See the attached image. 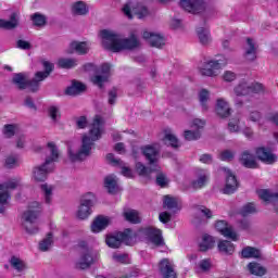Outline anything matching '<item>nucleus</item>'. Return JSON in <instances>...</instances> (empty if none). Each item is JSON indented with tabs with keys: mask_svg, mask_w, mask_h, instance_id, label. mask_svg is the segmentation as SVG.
Returning a JSON list of instances; mask_svg holds the SVG:
<instances>
[{
	"mask_svg": "<svg viewBox=\"0 0 278 278\" xmlns=\"http://www.w3.org/2000/svg\"><path fill=\"white\" fill-rule=\"evenodd\" d=\"M264 91V86L260 83H253L251 80H240L233 89L235 105H242L240 97H247V94H257Z\"/></svg>",
	"mask_w": 278,
	"mask_h": 278,
	"instance_id": "5",
	"label": "nucleus"
},
{
	"mask_svg": "<svg viewBox=\"0 0 278 278\" xmlns=\"http://www.w3.org/2000/svg\"><path fill=\"white\" fill-rule=\"evenodd\" d=\"M256 155L261 162H264V164H275V162H277V155L266 148H258L256 150Z\"/></svg>",
	"mask_w": 278,
	"mask_h": 278,
	"instance_id": "24",
	"label": "nucleus"
},
{
	"mask_svg": "<svg viewBox=\"0 0 278 278\" xmlns=\"http://www.w3.org/2000/svg\"><path fill=\"white\" fill-rule=\"evenodd\" d=\"M241 255H242V257H245V258H251V257L257 258L262 254L260 253V250H257L255 248L247 247L242 250Z\"/></svg>",
	"mask_w": 278,
	"mask_h": 278,
	"instance_id": "46",
	"label": "nucleus"
},
{
	"mask_svg": "<svg viewBox=\"0 0 278 278\" xmlns=\"http://www.w3.org/2000/svg\"><path fill=\"white\" fill-rule=\"evenodd\" d=\"M110 71H111L110 64L108 63L103 64L100 68V74L91 78L92 84H94V86H98L99 88H103V85L105 84V81L110 79Z\"/></svg>",
	"mask_w": 278,
	"mask_h": 278,
	"instance_id": "19",
	"label": "nucleus"
},
{
	"mask_svg": "<svg viewBox=\"0 0 278 278\" xmlns=\"http://www.w3.org/2000/svg\"><path fill=\"white\" fill-rule=\"evenodd\" d=\"M214 244H216L214 237L210 235H203L199 244L200 251H210V249H214Z\"/></svg>",
	"mask_w": 278,
	"mask_h": 278,
	"instance_id": "37",
	"label": "nucleus"
},
{
	"mask_svg": "<svg viewBox=\"0 0 278 278\" xmlns=\"http://www.w3.org/2000/svg\"><path fill=\"white\" fill-rule=\"evenodd\" d=\"M86 90V85L79 83V81H73L72 86L67 87L65 90V94H68L70 97H75L77 94H81Z\"/></svg>",
	"mask_w": 278,
	"mask_h": 278,
	"instance_id": "35",
	"label": "nucleus"
},
{
	"mask_svg": "<svg viewBox=\"0 0 278 278\" xmlns=\"http://www.w3.org/2000/svg\"><path fill=\"white\" fill-rule=\"evenodd\" d=\"M134 238H136V233H134L131 229H126L123 232H118L116 236L109 235L105 242L111 249H118L123 242L131 244Z\"/></svg>",
	"mask_w": 278,
	"mask_h": 278,
	"instance_id": "9",
	"label": "nucleus"
},
{
	"mask_svg": "<svg viewBox=\"0 0 278 278\" xmlns=\"http://www.w3.org/2000/svg\"><path fill=\"white\" fill-rule=\"evenodd\" d=\"M208 177L210 175L207 174V172L200 169L198 172L197 180L192 182V188H194V190H199V188H203V186L207 184Z\"/></svg>",
	"mask_w": 278,
	"mask_h": 278,
	"instance_id": "36",
	"label": "nucleus"
},
{
	"mask_svg": "<svg viewBox=\"0 0 278 278\" xmlns=\"http://www.w3.org/2000/svg\"><path fill=\"white\" fill-rule=\"evenodd\" d=\"M240 162L245 166V168H257L255 157L247 151L241 154Z\"/></svg>",
	"mask_w": 278,
	"mask_h": 278,
	"instance_id": "39",
	"label": "nucleus"
},
{
	"mask_svg": "<svg viewBox=\"0 0 278 278\" xmlns=\"http://www.w3.org/2000/svg\"><path fill=\"white\" fill-rule=\"evenodd\" d=\"M106 162H109V164H112L113 166H121L122 175H124V177H128L129 179L134 177V172L131 170V168L127 167L125 163L118 161V159H115L114 154H108Z\"/></svg>",
	"mask_w": 278,
	"mask_h": 278,
	"instance_id": "22",
	"label": "nucleus"
},
{
	"mask_svg": "<svg viewBox=\"0 0 278 278\" xmlns=\"http://www.w3.org/2000/svg\"><path fill=\"white\" fill-rule=\"evenodd\" d=\"M197 214H200L204 218H212V211L205 206H199L197 208Z\"/></svg>",
	"mask_w": 278,
	"mask_h": 278,
	"instance_id": "57",
	"label": "nucleus"
},
{
	"mask_svg": "<svg viewBox=\"0 0 278 278\" xmlns=\"http://www.w3.org/2000/svg\"><path fill=\"white\" fill-rule=\"evenodd\" d=\"M18 184H21V180L14 178L0 185V214L5 212V207L10 201V190H14Z\"/></svg>",
	"mask_w": 278,
	"mask_h": 278,
	"instance_id": "11",
	"label": "nucleus"
},
{
	"mask_svg": "<svg viewBox=\"0 0 278 278\" xmlns=\"http://www.w3.org/2000/svg\"><path fill=\"white\" fill-rule=\"evenodd\" d=\"M33 24L36 25V27H43V25L47 24V17L40 13H35L30 16Z\"/></svg>",
	"mask_w": 278,
	"mask_h": 278,
	"instance_id": "51",
	"label": "nucleus"
},
{
	"mask_svg": "<svg viewBox=\"0 0 278 278\" xmlns=\"http://www.w3.org/2000/svg\"><path fill=\"white\" fill-rule=\"evenodd\" d=\"M226 175V186L224 188V194H233L235 191L238 190V179H236V175L231 173V170L227 168H223Z\"/></svg>",
	"mask_w": 278,
	"mask_h": 278,
	"instance_id": "18",
	"label": "nucleus"
},
{
	"mask_svg": "<svg viewBox=\"0 0 278 278\" xmlns=\"http://www.w3.org/2000/svg\"><path fill=\"white\" fill-rule=\"evenodd\" d=\"M48 114L50 118H52V121L56 123L58 118H60V109L58 106H50L48 109Z\"/></svg>",
	"mask_w": 278,
	"mask_h": 278,
	"instance_id": "56",
	"label": "nucleus"
},
{
	"mask_svg": "<svg viewBox=\"0 0 278 278\" xmlns=\"http://www.w3.org/2000/svg\"><path fill=\"white\" fill-rule=\"evenodd\" d=\"M53 245V235L48 233L47 237L39 242V251H49Z\"/></svg>",
	"mask_w": 278,
	"mask_h": 278,
	"instance_id": "47",
	"label": "nucleus"
},
{
	"mask_svg": "<svg viewBox=\"0 0 278 278\" xmlns=\"http://www.w3.org/2000/svg\"><path fill=\"white\" fill-rule=\"evenodd\" d=\"M243 58L247 60V62H253L257 59V43L255 40L251 38L247 39Z\"/></svg>",
	"mask_w": 278,
	"mask_h": 278,
	"instance_id": "20",
	"label": "nucleus"
},
{
	"mask_svg": "<svg viewBox=\"0 0 278 278\" xmlns=\"http://www.w3.org/2000/svg\"><path fill=\"white\" fill-rule=\"evenodd\" d=\"M159 140L163 142V144H170L174 149H177L179 147V139H177V136L173 134V130H163L159 134Z\"/></svg>",
	"mask_w": 278,
	"mask_h": 278,
	"instance_id": "21",
	"label": "nucleus"
},
{
	"mask_svg": "<svg viewBox=\"0 0 278 278\" xmlns=\"http://www.w3.org/2000/svg\"><path fill=\"white\" fill-rule=\"evenodd\" d=\"M232 157H233V152L229 150H226L219 154V160H223V161L232 160Z\"/></svg>",
	"mask_w": 278,
	"mask_h": 278,
	"instance_id": "62",
	"label": "nucleus"
},
{
	"mask_svg": "<svg viewBox=\"0 0 278 278\" xmlns=\"http://www.w3.org/2000/svg\"><path fill=\"white\" fill-rule=\"evenodd\" d=\"M27 140L25 138V135H20L16 137L15 143L17 149H25Z\"/></svg>",
	"mask_w": 278,
	"mask_h": 278,
	"instance_id": "60",
	"label": "nucleus"
},
{
	"mask_svg": "<svg viewBox=\"0 0 278 278\" xmlns=\"http://www.w3.org/2000/svg\"><path fill=\"white\" fill-rule=\"evenodd\" d=\"M10 265L17 273H23L27 268V265L25 264V262L21 257H18V256H12L10 258Z\"/></svg>",
	"mask_w": 278,
	"mask_h": 278,
	"instance_id": "41",
	"label": "nucleus"
},
{
	"mask_svg": "<svg viewBox=\"0 0 278 278\" xmlns=\"http://www.w3.org/2000/svg\"><path fill=\"white\" fill-rule=\"evenodd\" d=\"M135 168H136V172L138 173V175H140L141 177H149V175H151V173L159 170V169H155V166L147 167L142 163H136Z\"/></svg>",
	"mask_w": 278,
	"mask_h": 278,
	"instance_id": "43",
	"label": "nucleus"
},
{
	"mask_svg": "<svg viewBox=\"0 0 278 278\" xmlns=\"http://www.w3.org/2000/svg\"><path fill=\"white\" fill-rule=\"evenodd\" d=\"M262 118V114L258 111H251L248 115V121H252V123H257Z\"/></svg>",
	"mask_w": 278,
	"mask_h": 278,
	"instance_id": "61",
	"label": "nucleus"
},
{
	"mask_svg": "<svg viewBox=\"0 0 278 278\" xmlns=\"http://www.w3.org/2000/svg\"><path fill=\"white\" fill-rule=\"evenodd\" d=\"M258 197L265 203H273L275 207H278V193H271L269 190L262 189L258 191Z\"/></svg>",
	"mask_w": 278,
	"mask_h": 278,
	"instance_id": "31",
	"label": "nucleus"
},
{
	"mask_svg": "<svg viewBox=\"0 0 278 278\" xmlns=\"http://www.w3.org/2000/svg\"><path fill=\"white\" fill-rule=\"evenodd\" d=\"M161 150L162 147L157 142L146 144L140 148L142 155L149 162L150 166H154V170H160V165H157V162H160Z\"/></svg>",
	"mask_w": 278,
	"mask_h": 278,
	"instance_id": "8",
	"label": "nucleus"
},
{
	"mask_svg": "<svg viewBox=\"0 0 278 278\" xmlns=\"http://www.w3.org/2000/svg\"><path fill=\"white\" fill-rule=\"evenodd\" d=\"M218 249L220 253H226V255H232V253L236 251V247L233 245V243L227 240L219 241Z\"/></svg>",
	"mask_w": 278,
	"mask_h": 278,
	"instance_id": "42",
	"label": "nucleus"
},
{
	"mask_svg": "<svg viewBox=\"0 0 278 278\" xmlns=\"http://www.w3.org/2000/svg\"><path fill=\"white\" fill-rule=\"evenodd\" d=\"M215 229L224 236V238H228L229 240H233L235 242L238 240V233L233 230L231 225H228L226 220H218L215 224Z\"/></svg>",
	"mask_w": 278,
	"mask_h": 278,
	"instance_id": "14",
	"label": "nucleus"
},
{
	"mask_svg": "<svg viewBox=\"0 0 278 278\" xmlns=\"http://www.w3.org/2000/svg\"><path fill=\"white\" fill-rule=\"evenodd\" d=\"M104 131L103 118L97 115L90 125L89 134L83 136L79 150H76L73 146L68 148V157L71 162H81L90 156L92 154V149L94 148V142L101 140V136H103Z\"/></svg>",
	"mask_w": 278,
	"mask_h": 278,
	"instance_id": "1",
	"label": "nucleus"
},
{
	"mask_svg": "<svg viewBox=\"0 0 278 278\" xmlns=\"http://www.w3.org/2000/svg\"><path fill=\"white\" fill-rule=\"evenodd\" d=\"M199 101H200V105H202L203 110H207V101H210V91L202 89L199 92Z\"/></svg>",
	"mask_w": 278,
	"mask_h": 278,
	"instance_id": "52",
	"label": "nucleus"
},
{
	"mask_svg": "<svg viewBox=\"0 0 278 278\" xmlns=\"http://www.w3.org/2000/svg\"><path fill=\"white\" fill-rule=\"evenodd\" d=\"M256 212H257V208H255V204L253 203L245 204L241 208V215L243 216H249V214H255Z\"/></svg>",
	"mask_w": 278,
	"mask_h": 278,
	"instance_id": "55",
	"label": "nucleus"
},
{
	"mask_svg": "<svg viewBox=\"0 0 278 278\" xmlns=\"http://www.w3.org/2000/svg\"><path fill=\"white\" fill-rule=\"evenodd\" d=\"M215 112L217 116H220V118H227V116L231 114V108H229V103L227 102V100L223 98L217 99Z\"/></svg>",
	"mask_w": 278,
	"mask_h": 278,
	"instance_id": "25",
	"label": "nucleus"
},
{
	"mask_svg": "<svg viewBox=\"0 0 278 278\" xmlns=\"http://www.w3.org/2000/svg\"><path fill=\"white\" fill-rule=\"evenodd\" d=\"M243 124L238 118H232L228 123V130L231 134H238L242 131Z\"/></svg>",
	"mask_w": 278,
	"mask_h": 278,
	"instance_id": "45",
	"label": "nucleus"
},
{
	"mask_svg": "<svg viewBox=\"0 0 278 278\" xmlns=\"http://www.w3.org/2000/svg\"><path fill=\"white\" fill-rule=\"evenodd\" d=\"M21 164V161L18 160V156L16 155H9L4 160V167L5 168H16Z\"/></svg>",
	"mask_w": 278,
	"mask_h": 278,
	"instance_id": "50",
	"label": "nucleus"
},
{
	"mask_svg": "<svg viewBox=\"0 0 278 278\" xmlns=\"http://www.w3.org/2000/svg\"><path fill=\"white\" fill-rule=\"evenodd\" d=\"M229 64V59L225 55H218L216 59L208 60L200 66V74L204 77H218L220 71Z\"/></svg>",
	"mask_w": 278,
	"mask_h": 278,
	"instance_id": "7",
	"label": "nucleus"
},
{
	"mask_svg": "<svg viewBox=\"0 0 278 278\" xmlns=\"http://www.w3.org/2000/svg\"><path fill=\"white\" fill-rule=\"evenodd\" d=\"M104 186L110 192V194H116L118 192V179L114 175H109L104 179Z\"/></svg>",
	"mask_w": 278,
	"mask_h": 278,
	"instance_id": "33",
	"label": "nucleus"
},
{
	"mask_svg": "<svg viewBox=\"0 0 278 278\" xmlns=\"http://www.w3.org/2000/svg\"><path fill=\"white\" fill-rule=\"evenodd\" d=\"M99 36L102 47L109 51H113V53H118L119 51H131L140 47V40H138V37L134 34L128 38H125L114 30L104 29L100 31Z\"/></svg>",
	"mask_w": 278,
	"mask_h": 278,
	"instance_id": "2",
	"label": "nucleus"
},
{
	"mask_svg": "<svg viewBox=\"0 0 278 278\" xmlns=\"http://www.w3.org/2000/svg\"><path fill=\"white\" fill-rule=\"evenodd\" d=\"M42 66L45 72H37L35 78L30 81L25 74H15L13 76L14 86L20 90L28 89L30 92H38V90H40V81H45L53 71V63L49 61H42Z\"/></svg>",
	"mask_w": 278,
	"mask_h": 278,
	"instance_id": "3",
	"label": "nucleus"
},
{
	"mask_svg": "<svg viewBox=\"0 0 278 278\" xmlns=\"http://www.w3.org/2000/svg\"><path fill=\"white\" fill-rule=\"evenodd\" d=\"M163 207L165 210H169L170 212H177L181 210V202L175 197L164 195Z\"/></svg>",
	"mask_w": 278,
	"mask_h": 278,
	"instance_id": "27",
	"label": "nucleus"
},
{
	"mask_svg": "<svg viewBox=\"0 0 278 278\" xmlns=\"http://www.w3.org/2000/svg\"><path fill=\"white\" fill-rule=\"evenodd\" d=\"M122 11L127 18H134V16H137V18H144L146 16H149V10H147L144 5L136 4L134 2L126 3Z\"/></svg>",
	"mask_w": 278,
	"mask_h": 278,
	"instance_id": "13",
	"label": "nucleus"
},
{
	"mask_svg": "<svg viewBox=\"0 0 278 278\" xmlns=\"http://www.w3.org/2000/svg\"><path fill=\"white\" fill-rule=\"evenodd\" d=\"M211 269H212V261L207 258L200 261L195 266V271L198 273H207Z\"/></svg>",
	"mask_w": 278,
	"mask_h": 278,
	"instance_id": "48",
	"label": "nucleus"
},
{
	"mask_svg": "<svg viewBox=\"0 0 278 278\" xmlns=\"http://www.w3.org/2000/svg\"><path fill=\"white\" fill-rule=\"evenodd\" d=\"M147 236H149L151 243L155 244L156 247H160L164 242L162 239V230L150 227L146 229Z\"/></svg>",
	"mask_w": 278,
	"mask_h": 278,
	"instance_id": "30",
	"label": "nucleus"
},
{
	"mask_svg": "<svg viewBox=\"0 0 278 278\" xmlns=\"http://www.w3.org/2000/svg\"><path fill=\"white\" fill-rule=\"evenodd\" d=\"M41 192H42L45 203L47 205H51V203H53V194L55 192V186L43 184L41 185Z\"/></svg>",
	"mask_w": 278,
	"mask_h": 278,
	"instance_id": "29",
	"label": "nucleus"
},
{
	"mask_svg": "<svg viewBox=\"0 0 278 278\" xmlns=\"http://www.w3.org/2000/svg\"><path fill=\"white\" fill-rule=\"evenodd\" d=\"M90 12L88 4L84 1H76L72 4V13L76 16H86Z\"/></svg>",
	"mask_w": 278,
	"mask_h": 278,
	"instance_id": "32",
	"label": "nucleus"
},
{
	"mask_svg": "<svg viewBox=\"0 0 278 278\" xmlns=\"http://www.w3.org/2000/svg\"><path fill=\"white\" fill-rule=\"evenodd\" d=\"M76 125L79 129H85V127L88 125V119H86L85 116L78 117Z\"/></svg>",
	"mask_w": 278,
	"mask_h": 278,
	"instance_id": "63",
	"label": "nucleus"
},
{
	"mask_svg": "<svg viewBox=\"0 0 278 278\" xmlns=\"http://www.w3.org/2000/svg\"><path fill=\"white\" fill-rule=\"evenodd\" d=\"M42 210V204L39 202H31L28 208L22 215V225L28 233H38V226L36 220Z\"/></svg>",
	"mask_w": 278,
	"mask_h": 278,
	"instance_id": "6",
	"label": "nucleus"
},
{
	"mask_svg": "<svg viewBox=\"0 0 278 278\" xmlns=\"http://www.w3.org/2000/svg\"><path fill=\"white\" fill-rule=\"evenodd\" d=\"M160 273L164 278H176L177 274L175 273V268L173 267V263L168 260L161 261L160 265Z\"/></svg>",
	"mask_w": 278,
	"mask_h": 278,
	"instance_id": "26",
	"label": "nucleus"
},
{
	"mask_svg": "<svg viewBox=\"0 0 278 278\" xmlns=\"http://www.w3.org/2000/svg\"><path fill=\"white\" fill-rule=\"evenodd\" d=\"M236 77L237 75L232 71H225L222 75L224 81H236Z\"/></svg>",
	"mask_w": 278,
	"mask_h": 278,
	"instance_id": "58",
	"label": "nucleus"
},
{
	"mask_svg": "<svg viewBox=\"0 0 278 278\" xmlns=\"http://www.w3.org/2000/svg\"><path fill=\"white\" fill-rule=\"evenodd\" d=\"M110 225V218L105 216H98L91 224L92 233H101Z\"/></svg>",
	"mask_w": 278,
	"mask_h": 278,
	"instance_id": "28",
	"label": "nucleus"
},
{
	"mask_svg": "<svg viewBox=\"0 0 278 278\" xmlns=\"http://www.w3.org/2000/svg\"><path fill=\"white\" fill-rule=\"evenodd\" d=\"M249 271L251 275H256L257 277H262L266 275V268H264L262 265L258 263H250L248 265Z\"/></svg>",
	"mask_w": 278,
	"mask_h": 278,
	"instance_id": "44",
	"label": "nucleus"
},
{
	"mask_svg": "<svg viewBox=\"0 0 278 278\" xmlns=\"http://www.w3.org/2000/svg\"><path fill=\"white\" fill-rule=\"evenodd\" d=\"M94 193L88 192L81 197L80 205L77 210L76 216L80 220H86L92 214V205H94Z\"/></svg>",
	"mask_w": 278,
	"mask_h": 278,
	"instance_id": "10",
	"label": "nucleus"
},
{
	"mask_svg": "<svg viewBox=\"0 0 278 278\" xmlns=\"http://www.w3.org/2000/svg\"><path fill=\"white\" fill-rule=\"evenodd\" d=\"M124 218L128 220V223L138 224L140 223V213L136 210L126 208L123 213Z\"/></svg>",
	"mask_w": 278,
	"mask_h": 278,
	"instance_id": "40",
	"label": "nucleus"
},
{
	"mask_svg": "<svg viewBox=\"0 0 278 278\" xmlns=\"http://www.w3.org/2000/svg\"><path fill=\"white\" fill-rule=\"evenodd\" d=\"M180 8L190 14H199L201 10L205 9V1L203 0H181Z\"/></svg>",
	"mask_w": 278,
	"mask_h": 278,
	"instance_id": "15",
	"label": "nucleus"
},
{
	"mask_svg": "<svg viewBox=\"0 0 278 278\" xmlns=\"http://www.w3.org/2000/svg\"><path fill=\"white\" fill-rule=\"evenodd\" d=\"M142 38L151 45V47H156V49H160V47H164L166 43V40L164 39V36L157 33L144 30L142 33Z\"/></svg>",
	"mask_w": 278,
	"mask_h": 278,
	"instance_id": "17",
	"label": "nucleus"
},
{
	"mask_svg": "<svg viewBox=\"0 0 278 278\" xmlns=\"http://www.w3.org/2000/svg\"><path fill=\"white\" fill-rule=\"evenodd\" d=\"M17 129L18 127H16V125L8 124V125H4L2 129V134L5 138H12V136L16 134Z\"/></svg>",
	"mask_w": 278,
	"mask_h": 278,
	"instance_id": "53",
	"label": "nucleus"
},
{
	"mask_svg": "<svg viewBox=\"0 0 278 278\" xmlns=\"http://www.w3.org/2000/svg\"><path fill=\"white\" fill-rule=\"evenodd\" d=\"M197 36L200 43L204 47L212 42V35L210 34V29L200 27L197 29Z\"/></svg>",
	"mask_w": 278,
	"mask_h": 278,
	"instance_id": "34",
	"label": "nucleus"
},
{
	"mask_svg": "<svg viewBox=\"0 0 278 278\" xmlns=\"http://www.w3.org/2000/svg\"><path fill=\"white\" fill-rule=\"evenodd\" d=\"M88 51H90V43L86 41H73L67 49V53H78V55H84Z\"/></svg>",
	"mask_w": 278,
	"mask_h": 278,
	"instance_id": "23",
	"label": "nucleus"
},
{
	"mask_svg": "<svg viewBox=\"0 0 278 278\" xmlns=\"http://www.w3.org/2000/svg\"><path fill=\"white\" fill-rule=\"evenodd\" d=\"M205 127V121L195 118L191 123V129L195 130H185V139L186 140H199L201 138V131L199 129H203Z\"/></svg>",
	"mask_w": 278,
	"mask_h": 278,
	"instance_id": "16",
	"label": "nucleus"
},
{
	"mask_svg": "<svg viewBox=\"0 0 278 278\" xmlns=\"http://www.w3.org/2000/svg\"><path fill=\"white\" fill-rule=\"evenodd\" d=\"M18 26V14L13 13L10 20H0V27L2 29H14Z\"/></svg>",
	"mask_w": 278,
	"mask_h": 278,
	"instance_id": "38",
	"label": "nucleus"
},
{
	"mask_svg": "<svg viewBox=\"0 0 278 278\" xmlns=\"http://www.w3.org/2000/svg\"><path fill=\"white\" fill-rule=\"evenodd\" d=\"M96 262H99V254L90 250H86L83 251L78 260L75 261V268L77 270H88V268H90V266Z\"/></svg>",
	"mask_w": 278,
	"mask_h": 278,
	"instance_id": "12",
	"label": "nucleus"
},
{
	"mask_svg": "<svg viewBox=\"0 0 278 278\" xmlns=\"http://www.w3.org/2000/svg\"><path fill=\"white\" fill-rule=\"evenodd\" d=\"M58 66H60V68H75V66H77V60H75V59H59Z\"/></svg>",
	"mask_w": 278,
	"mask_h": 278,
	"instance_id": "49",
	"label": "nucleus"
},
{
	"mask_svg": "<svg viewBox=\"0 0 278 278\" xmlns=\"http://www.w3.org/2000/svg\"><path fill=\"white\" fill-rule=\"evenodd\" d=\"M48 152L50 155L47 156L45 164L39 167H35L33 170V179L35 181H45L49 173L55 168V162H58V157H60L55 143H48Z\"/></svg>",
	"mask_w": 278,
	"mask_h": 278,
	"instance_id": "4",
	"label": "nucleus"
},
{
	"mask_svg": "<svg viewBox=\"0 0 278 278\" xmlns=\"http://www.w3.org/2000/svg\"><path fill=\"white\" fill-rule=\"evenodd\" d=\"M112 258L113 262H116L117 264H129L130 262L129 255L127 254L114 253Z\"/></svg>",
	"mask_w": 278,
	"mask_h": 278,
	"instance_id": "54",
	"label": "nucleus"
},
{
	"mask_svg": "<svg viewBox=\"0 0 278 278\" xmlns=\"http://www.w3.org/2000/svg\"><path fill=\"white\" fill-rule=\"evenodd\" d=\"M156 184L157 186H161V188H164L168 186V178L164 174H159L156 176Z\"/></svg>",
	"mask_w": 278,
	"mask_h": 278,
	"instance_id": "59",
	"label": "nucleus"
},
{
	"mask_svg": "<svg viewBox=\"0 0 278 278\" xmlns=\"http://www.w3.org/2000/svg\"><path fill=\"white\" fill-rule=\"evenodd\" d=\"M159 218H160V222H161V223H169V220H170V213H168V212H162V213L159 215Z\"/></svg>",
	"mask_w": 278,
	"mask_h": 278,
	"instance_id": "64",
	"label": "nucleus"
}]
</instances>
